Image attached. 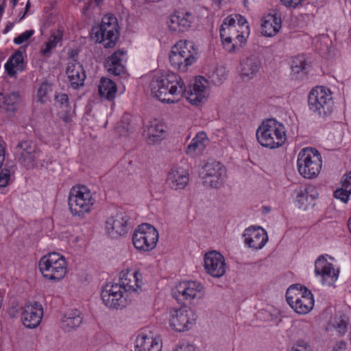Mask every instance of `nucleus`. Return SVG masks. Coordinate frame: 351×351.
<instances>
[{"instance_id":"24","label":"nucleus","mask_w":351,"mask_h":351,"mask_svg":"<svg viewBox=\"0 0 351 351\" xmlns=\"http://www.w3.org/2000/svg\"><path fill=\"white\" fill-rule=\"evenodd\" d=\"M295 192V204L299 208L306 210L308 206L315 205L314 202L318 196V193L314 186L308 185L303 188L300 187Z\"/></svg>"},{"instance_id":"28","label":"nucleus","mask_w":351,"mask_h":351,"mask_svg":"<svg viewBox=\"0 0 351 351\" xmlns=\"http://www.w3.org/2000/svg\"><path fill=\"white\" fill-rule=\"evenodd\" d=\"M281 25V17L278 14H269L262 19L261 33L265 36L272 37L279 32Z\"/></svg>"},{"instance_id":"50","label":"nucleus","mask_w":351,"mask_h":351,"mask_svg":"<svg viewBox=\"0 0 351 351\" xmlns=\"http://www.w3.org/2000/svg\"><path fill=\"white\" fill-rule=\"evenodd\" d=\"M341 187L344 188V190H347V192L351 193V172L344 176Z\"/></svg>"},{"instance_id":"53","label":"nucleus","mask_w":351,"mask_h":351,"mask_svg":"<svg viewBox=\"0 0 351 351\" xmlns=\"http://www.w3.org/2000/svg\"><path fill=\"white\" fill-rule=\"evenodd\" d=\"M292 350L293 351H312L311 346L304 343L295 345Z\"/></svg>"},{"instance_id":"16","label":"nucleus","mask_w":351,"mask_h":351,"mask_svg":"<svg viewBox=\"0 0 351 351\" xmlns=\"http://www.w3.org/2000/svg\"><path fill=\"white\" fill-rule=\"evenodd\" d=\"M328 255H320L315 262V274L320 277L323 285L330 286L338 278L339 270L335 269L332 263L326 259Z\"/></svg>"},{"instance_id":"12","label":"nucleus","mask_w":351,"mask_h":351,"mask_svg":"<svg viewBox=\"0 0 351 351\" xmlns=\"http://www.w3.org/2000/svg\"><path fill=\"white\" fill-rule=\"evenodd\" d=\"M15 155L21 165L27 169H32L37 165L41 152L33 141L25 140L17 144Z\"/></svg>"},{"instance_id":"10","label":"nucleus","mask_w":351,"mask_h":351,"mask_svg":"<svg viewBox=\"0 0 351 351\" xmlns=\"http://www.w3.org/2000/svg\"><path fill=\"white\" fill-rule=\"evenodd\" d=\"M158 240V232L152 225L143 223L138 226L132 235V243L138 250L148 252L153 250Z\"/></svg>"},{"instance_id":"56","label":"nucleus","mask_w":351,"mask_h":351,"mask_svg":"<svg viewBox=\"0 0 351 351\" xmlns=\"http://www.w3.org/2000/svg\"><path fill=\"white\" fill-rule=\"evenodd\" d=\"M29 7H30V2H29V1H28L25 5V10L24 13L23 14V15L21 16H20L19 21H21V20H23L25 18Z\"/></svg>"},{"instance_id":"21","label":"nucleus","mask_w":351,"mask_h":351,"mask_svg":"<svg viewBox=\"0 0 351 351\" xmlns=\"http://www.w3.org/2000/svg\"><path fill=\"white\" fill-rule=\"evenodd\" d=\"M245 243L255 250L261 249L267 243L268 237L266 231L261 227L251 226L246 228L243 234Z\"/></svg>"},{"instance_id":"62","label":"nucleus","mask_w":351,"mask_h":351,"mask_svg":"<svg viewBox=\"0 0 351 351\" xmlns=\"http://www.w3.org/2000/svg\"><path fill=\"white\" fill-rule=\"evenodd\" d=\"M96 3L99 5L103 0H95Z\"/></svg>"},{"instance_id":"30","label":"nucleus","mask_w":351,"mask_h":351,"mask_svg":"<svg viewBox=\"0 0 351 351\" xmlns=\"http://www.w3.org/2000/svg\"><path fill=\"white\" fill-rule=\"evenodd\" d=\"M208 141V139L206 133L203 132L197 133L187 146L186 149V154L191 157L202 154L206 148Z\"/></svg>"},{"instance_id":"9","label":"nucleus","mask_w":351,"mask_h":351,"mask_svg":"<svg viewBox=\"0 0 351 351\" xmlns=\"http://www.w3.org/2000/svg\"><path fill=\"white\" fill-rule=\"evenodd\" d=\"M39 269L45 278L59 280L66 274V259L59 253H49L40 258Z\"/></svg>"},{"instance_id":"23","label":"nucleus","mask_w":351,"mask_h":351,"mask_svg":"<svg viewBox=\"0 0 351 351\" xmlns=\"http://www.w3.org/2000/svg\"><path fill=\"white\" fill-rule=\"evenodd\" d=\"M127 51L119 49L110 56L106 61L105 68L108 73L114 75H120L125 71L124 63L126 61Z\"/></svg>"},{"instance_id":"40","label":"nucleus","mask_w":351,"mask_h":351,"mask_svg":"<svg viewBox=\"0 0 351 351\" xmlns=\"http://www.w3.org/2000/svg\"><path fill=\"white\" fill-rule=\"evenodd\" d=\"M228 71L223 66H219L213 72L210 78L211 82L215 85L221 84L227 78Z\"/></svg>"},{"instance_id":"27","label":"nucleus","mask_w":351,"mask_h":351,"mask_svg":"<svg viewBox=\"0 0 351 351\" xmlns=\"http://www.w3.org/2000/svg\"><path fill=\"white\" fill-rule=\"evenodd\" d=\"M166 182L173 190L184 189L189 182V173L183 168H172L167 175Z\"/></svg>"},{"instance_id":"52","label":"nucleus","mask_w":351,"mask_h":351,"mask_svg":"<svg viewBox=\"0 0 351 351\" xmlns=\"http://www.w3.org/2000/svg\"><path fill=\"white\" fill-rule=\"evenodd\" d=\"M304 1V0H280L283 5L291 8H295L297 6L302 4Z\"/></svg>"},{"instance_id":"20","label":"nucleus","mask_w":351,"mask_h":351,"mask_svg":"<svg viewBox=\"0 0 351 351\" xmlns=\"http://www.w3.org/2000/svg\"><path fill=\"white\" fill-rule=\"evenodd\" d=\"M195 16L192 12L186 10H177L171 14L167 21L171 31L187 30L194 22Z\"/></svg>"},{"instance_id":"37","label":"nucleus","mask_w":351,"mask_h":351,"mask_svg":"<svg viewBox=\"0 0 351 351\" xmlns=\"http://www.w3.org/2000/svg\"><path fill=\"white\" fill-rule=\"evenodd\" d=\"M62 32L60 30L52 32L49 40L45 44L40 50V53L47 57H49L51 50L56 48L57 44L62 40Z\"/></svg>"},{"instance_id":"57","label":"nucleus","mask_w":351,"mask_h":351,"mask_svg":"<svg viewBox=\"0 0 351 351\" xmlns=\"http://www.w3.org/2000/svg\"><path fill=\"white\" fill-rule=\"evenodd\" d=\"M5 106V95L0 93V108Z\"/></svg>"},{"instance_id":"25","label":"nucleus","mask_w":351,"mask_h":351,"mask_svg":"<svg viewBox=\"0 0 351 351\" xmlns=\"http://www.w3.org/2000/svg\"><path fill=\"white\" fill-rule=\"evenodd\" d=\"M66 73L70 85L74 89H77L84 85L86 77L85 71L80 62H77L74 60L69 62Z\"/></svg>"},{"instance_id":"11","label":"nucleus","mask_w":351,"mask_h":351,"mask_svg":"<svg viewBox=\"0 0 351 351\" xmlns=\"http://www.w3.org/2000/svg\"><path fill=\"white\" fill-rule=\"evenodd\" d=\"M226 176L225 167L217 161H210L206 163L201 173L203 185L206 187L219 188Z\"/></svg>"},{"instance_id":"6","label":"nucleus","mask_w":351,"mask_h":351,"mask_svg":"<svg viewBox=\"0 0 351 351\" xmlns=\"http://www.w3.org/2000/svg\"><path fill=\"white\" fill-rule=\"evenodd\" d=\"M308 103L310 110L323 120L332 112L334 102L331 92L325 87L317 86L313 88L309 93Z\"/></svg>"},{"instance_id":"58","label":"nucleus","mask_w":351,"mask_h":351,"mask_svg":"<svg viewBox=\"0 0 351 351\" xmlns=\"http://www.w3.org/2000/svg\"><path fill=\"white\" fill-rule=\"evenodd\" d=\"M12 27H13L12 23H10V24L7 25L3 30V33L4 34L8 33L12 28Z\"/></svg>"},{"instance_id":"63","label":"nucleus","mask_w":351,"mask_h":351,"mask_svg":"<svg viewBox=\"0 0 351 351\" xmlns=\"http://www.w3.org/2000/svg\"><path fill=\"white\" fill-rule=\"evenodd\" d=\"M217 1L220 2L221 0H217Z\"/></svg>"},{"instance_id":"15","label":"nucleus","mask_w":351,"mask_h":351,"mask_svg":"<svg viewBox=\"0 0 351 351\" xmlns=\"http://www.w3.org/2000/svg\"><path fill=\"white\" fill-rule=\"evenodd\" d=\"M121 286L117 283H108L101 293L104 304L109 308L118 309L125 305V298Z\"/></svg>"},{"instance_id":"19","label":"nucleus","mask_w":351,"mask_h":351,"mask_svg":"<svg viewBox=\"0 0 351 351\" xmlns=\"http://www.w3.org/2000/svg\"><path fill=\"white\" fill-rule=\"evenodd\" d=\"M204 269L210 276L219 278L226 272L225 258L216 251L207 252L204 256Z\"/></svg>"},{"instance_id":"47","label":"nucleus","mask_w":351,"mask_h":351,"mask_svg":"<svg viewBox=\"0 0 351 351\" xmlns=\"http://www.w3.org/2000/svg\"><path fill=\"white\" fill-rule=\"evenodd\" d=\"M350 194L351 193L347 192V190H344V188L341 187L334 192V197L339 199L343 203H347Z\"/></svg>"},{"instance_id":"45","label":"nucleus","mask_w":351,"mask_h":351,"mask_svg":"<svg viewBox=\"0 0 351 351\" xmlns=\"http://www.w3.org/2000/svg\"><path fill=\"white\" fill-rule=\"evenodd\" d=\"M193 88L195 90L208 93V82L206 78L202 76H198L195 78V83L193 85Z\"/></svg>"},{"instance_id":"22","label":"nucleus","mask_w":351,"mask_h":351,"mask_svg":"<svg viewBox=\"0 0 351 351\" xmlns=\"http://www.w3.org/2000/svg\"><path fill=\"white\" fill-rule=\"evenodd\" d=\"M135 351H161L162 342L150 331H141L135 340Z\"/></svg>"},{"instance_id":"7","label":"nucleus","mask_w":351,"mask_h":351,"mask_svg":"<svg viewBox=\"0 0 351 351\" xmlns=\"http://www.w3.org/2000/svg\"><path fill=\"white\" fill-rule=\"evenodd\" d=\"M322 165V156L315 148L305 147L299 152L298 170L304 178L312 179L317 177L321 171Z\"/></svg>"},{"instance_id":"59","label":"nucleus","mask_w":351,"mask_h":351,"mask_svg":"<svg viewBox=\"0 0 351 351\" xmlns=\"http://www.w3.org/2000/svg\"><path fill=\"white\" fill-rule=\"evenodd\" d=\"M3 299V293L0 291V308L2 306Z\"/></svg>"},{"instance_id":"55","label":"nucleus","mask_w":351,"mask_h":351,"mask_svg":"<svg viewBox=\"0 0 351 351\" xmlns=\"http://www.w3.org/2000/svg\"><path fill=\"white\" fill-rule=\"evenodd\" d=\"M5 160V147L0 141V168L1 167L3 162Z\"/></svg>"},{"instance_id":"41","label":"nucleus","mask_w":351,"mask_h":351,"mask_svg":"<svg viewBox=\"0 0 351 351\" xmlns=\"http://www.w3.org/2000/svg\"><path fill=\"white\" fill-rule=\"evenodd\" d=\"M20 99L19 92H12L5 95V106H7V110L14 111L15 105L19 103Z\"/></svg>"},{"instance_id":"32","label":"nucleus","mask_w":351,"mask_h":351,"mask_svg":"<svg viewBox=\"0 0 351 351\" xmlns=\"http://www.w3.org/2000/svg\"><path fill=\"white\" fill-rule=\"evenodd\" d=\"M260 69V62L255 56H250L241 62V73L243 77H253Z\"/></svg>"},{"instance_id":"43","label":"nucleus","mask_w":351,"mask_h":351,"mask_svg":"<svg viewBox=\"0 0 351 351\" xmlns=\"http://www.w3.org/2000/svg\"><path fill=\"white\" fill-rule=\"evenodd\" d=\"M51 91V86L49 83H42L37 92L38 101L42 104L45 103L48 99V93Z\"/></svg>"},{"instance_id":"2","label":"nucleus","mask_w":351,"mask_h":351,"mask_svg":"<svg viewBox=\"0 0 351 351\" xmlns=\"http://www.w3.org/2000/svg\"><path fill=\"white\" fill-rule=\"evenodd\" d=\"M256 136L261 146L269 149L281 147L287 139L285 125L274 119L263 121L256 130Z\"/></svg>"},{"instance_id":"18","label":"nucleus","mask_w":351,"mask_h":351,"mask_svg":"<svg viewBox=\"0 0 351 351\" xmlns=\"http://www.w3.org/2000/svg\"><path fill=\"white\" fill-rule=\"evenodd\" d=\"M43 316V308L38 302L25 303L21 313L23 324L29 328H35L40 323Z\"/></svg>"},{"instance_id":"4","label":"nucleus","mask_w":351,"mask_h":351,"mask_svg":"<svg viewBox=\"0 0 351 351\" xmlns=\"http://www.w3.org/2000/svg\"><path fill=\"white\" fill-rule=\"evenodd\" d=\"M95 202L90 190L84 185L73 186L69 192L68 204L73 216L83 218L93 210Z\"/></svg>"},{"instance_id":"42","label":"nucleus","mask_w":351,"mask_h":351,"mask_svg":"<svg viewBox=\"0 0 351 351\" xmlns=\"http://www.w3.org/2000/svg\"><path fill=\"white\" fill-rule=\"evenodd\" d=\"M118 23L116 17L112 14L105 15L101 20V25L98 28L118 30Z\"/></svg>"},{"instance_id":"54","label":"nucleus","mask_w":351,"mask_h":351,"mask_svg":"<svg viewBox=\"0 0 351 351\" xmlns=\"http://www.w3.org/2000/svg\"><path fill=\"white\" fill-rule=\"evenodd\" d=\"M347 348V343L345 341H337L332 348V351H344Z\"/></svg>"},{"instance_id":"61","label":"nucleus","mask_w":351,"mask_h":351,"mask_svg":"<svg viewBox=\"0 0 351 351\" xmlns=\"http://www.w3.org/2000/svg\"><path fill=\"white\" fill-rule=\"evenodd\" d=\"M348 226L349 230H350V231L351 232V216H350V218L348 220Z\"/></svg>"},{"instance_id":"51","label":"nucleus","mask_w":351,"mask_h":351,"mask_svg":"<svg viewBox=\"0 0 351 351\" xmlns=\"http://www.w3.org/2000/svg\"><path fill=\"white\" fill-rule=\"evenodd\" d=\"M173 351H195V347L188 343H182L178 345Z\"/></svg>"},{"instance_id":"35","label":"nucleus","mask_w":351,"mask_h":351,"mask_svg":"<svg viewBox=\"0 0 351 351\" xmlns=\"http://www.w3.org/2000/svg\"><path fill=\"white\" fill-rule=\"evenodd\" d=\"M98 91L101 97L112 100L117 93L116 84L110 79L103 77L100 80Z\"/></svg>"},{"instance_id":"3","label":"nucleus","mask_w":351,"mask_h":351,"mask_svg":"<svg viewBox=\"0 0 351 351\" xmlns=\"http://www.w3.org/2000/svg\"><path fill=\"white\" fill-rule=\"evenodd\" d=\"M250 34L249 27L239 29L236 26L235 19L229 16L224 19L220 27V37L224 49L233 52L241 47Z\"/></svg>"},{"instance_id":"31","label":"nucleus","mask_w":351,"mask_h":351,"mask_svg":"<svg viewBox=\"0 0 351 351\" xmlns=\"http://www.w3.org/2000/svg\"><path fill=\"white\" fill-rule=\"evenodd\" d=\"M165 128L162 124L156 121L151 122L145 130V136L149 143H155L163 139L165 134Z\"/></svg>"},{"instance_id":"36","label":"nucleus","mask_w":351,"mask_h":351,"mask_svg":"<svg viewBox=\"0 0 351 351\" xmlns=\"http://www.w3.org/2000/svg\"><path fill=\"white\" fill-rule=\"evenodd\" d=\"M23 53L20 51H16L12 54L5 64V69L10 77L14 76L16 71L21 67L23 63Z\"/></svg>"},{"instance_id":"1","label":"nucleus","mask_w":351,"mask_h":351,"mask_svg":"<svg viewBox=\"0 0 351 351\" xmlns=\"http://www.w3.org/2000/svg\"><path fill=\"white\" fill-rule=\"evenodd\" d=\"M152 94L162 103L178 102L186 92L182 79L174 73H156L150 82Z\"/></svg>"},{"instance_id":"60","label":"nucleus","mask_w":351,"mask_h":351,"mask_svg":"<svg viewBox=\"0 0 351 351\" xmlns=\"http://www.w3.org/2000/svg\"><path fill=\"white\" fill-rule=\"evenodd\" d=\"M18 1H19V0H11V3H12V7H13V8H15V7H16V5H17V3H18Z\"/></svg>"},{"instance_id":"39","label":"nucleus","mask_w":351,"mask_h":351,"mask_svg":"<svg viewBox=\"0 0 351 351\" xmlns=\"http://www.w3.org/2000/svg\"><path fill=\"white\" fill-rule=\"evenodd\" d=\"M186 98L188 101L193 105H197L199 103L204 101L208 95V93L195 90L192 87L191 92L187 94Z\"/></svg>"},{"instance_id":"8","label":"nucleus","mask_w":351,"mask_h":351,"mask_svg":"<svg viewBox=\"0 0 351 351\" xmlns=\"http://www.w3.org/2000/svg\"><path fill=\"white\" fill-rule=\"evenodd\" d=\"M286 298L289 306L299 314L308 313L314 305L313 294L300 285H291L287 290Z\"/></svg>"},{"instance_id":"34","label":"nucleus","mask_w":351,"mask_h":351,"mask_svg":"<svg viewBox=\"0 0 351 351\" xmlns=\"http://www.w3.org/2000/svg\"><path fill=\"white\" fill-rule=\"evenodd\" d=\"M82 322L80 311L76 309L71 310L65 314L62 319L61 327L66 331L78 327Z\"/></svg>"},{"instance_id":"17","label":"nucleus","mask_w":351,"mask_h":351,"mask_svg":"<svg viewBox=\"0 0 351 351\" xmlns=\"http://www.w3.org/2000/svg\"><path fill=\"white\" fill-rule=\"evenodd\" d=\"M129 220L130 217L125 213H117L106 220V232L113 238L125 234L130 229Z\"/></svg>"},{"instance_id":"29","label":"nucleus","mask_w":351,"mask_h":351,"mask_svg":"<svg viewBox=\"0 0 351 351\" xmlns=\"http://www.w3.org/2000/svg\"><path fill=\"white\" fill-rule=\"evenodd\" d=\"M93 31L96 41L102 43L104 47L112 48L115 45L119 37L118 30L95 28Z\"/></svg>"},{"instance_id":"46","label":"nucleus","mask_w":351,"mask_h":351,"mask_svg":"<svg viewBox=\"0 0 351 351\" xmlns=\"http://www.w3.org/2000/svg\"><path fill=\"white\" fill-rule=\"evenodd\" d=\"M34 30L33 29L26 30L25 32L19 35L17 37L14 38V43L16 45H21L30 38L34 35Z\"/></svg>"},{"instance_id":"13","label":"nucleus","mask_w":351,"mask_h":351,"mask_svg":"<svg viewBox=\"0 0 351 351\" xmlns=\"http://www.w3.org/2000/svg\"><path fill=\"white\" fill-rule=\"evenodd\" d=\"M205 295L204 285L197 281H184L176 285L173 295L178 301L191 302L202 299Z\"/></svg>"},{"instance_id":"26","label":"nucleus","mask_w":351,"mask_h":351,"mask_svg":"<svg viewBox=\"0 0 351 351\" xmlns=\"http://www.w3.org/2000/svg\"><path fill=\"white\" fill-rule=\"evenodd\" d=\"M118 285L125 293H134L143 285L142 275L138 271L122 273Z\"/></svg>"},{"instance_id":"38","label":"nucleus","mask_w":351,"mask_h":351,"mask_svg":"<svg viewBox=\"0 0 351 351\" xmlns=\"http://www.w3.org/2000/svg\"><path fill=\"white\" fill-rule=\"evenodd\" d=\"M348 323V317L343 314L336 315L334 319L331 321L332 326L340 335H343L346 332Z\"/></svg>"},{"instance_id":"48","label":"nucleus","mask_w":351,"mask_h":351,"mask_svg":"<svg viewBox=\"0 0 351 351\" xmlns=\"http://www.w3.org/2000/svg\"><path fill=\"white\" fill-rule=\"evenodd\" d=\"M10 180V170L8 168L3 169L0 172V187H5Z\"/></svg>"},{"instance_id":"44","label":"nucleus","mask_w":351,"mask_h":351,"mask_svg":"<svg viewBox=\"0 0 351 351\" xmlns=\"http://www.w3.org/2000/svg\"><path fill=\"white\" fill-rule=\"evenodd\" d=\"M306 63L303 56H298L291 62V69L294 73H299L306 69Z\"/></svg>"},{"instance_id":"49","label":"nucleus","mask_w":351,"mask_h":351,"mask_svg":"<svg viewBox=\"0 0 351 351\" xmlns=\"http://www.w3.org/2000/svg\"><path fill=\"white\" fill-rule=\"evenodd\" d=\"M236 21V26L239 29H243V27H249L247 21L241 15L236 14L234 17Z\"/></svg>"},{"instance_id":"14","label":"nucleus","mask_w":351,"mask_h":351,"mask_svg":"<svg viewBox=\"0 0 351 351\" xmlns=\"http://www.w3.org/2000/svg\"><path fill=\"white\" fill-rule=\"evenodd\" d=\"M195 321L194 313L186 307L173 308L169 312V323L175 330L182 332L190 328Z\"/></svg>"},{"instance_id":"33","label":"nucleus","mask_w":351,"mask_h":351,"mask_svg":"<svg viewBox=\"0 0 351 351\" xmlns=\"http://www.w3.org/2000/svg\"><path fill=\"white\" fill-rule=\"evenodd\" d=\"M55 100L60 104V108L62 110L59 112L60 118L64 122H70L71 121L73 110L69 105L68 95L65 93H58L55 95Z\"/></svg>"},{"instance_id":"5","label":"nucleus","mask_w":351,"mask_h":351,"mask_svg":"<svg viewBox=\"0 0 351 351\" xmlns=\"http://www.w3.org/2000/svg\"><path fill=\"white\" fill-rule=\"evenodd\" d=\"M197 56V49L192 42L180 40L171 49L169 62L175 69L185 72L196 61Z\"/></svg>"}]
</instances>
